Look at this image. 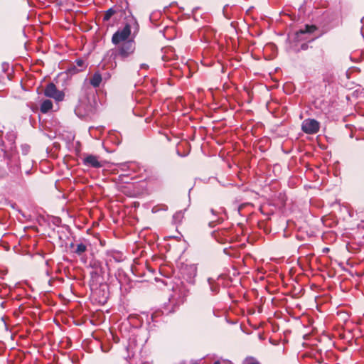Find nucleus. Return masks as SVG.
<instances>
[{
	"mask_svg": "<svg viewBox=\"0 0 364 364\" xmlns=\"http://www.w3.org/2000/svg\"><path fill=\"white\" fill-rule=\"evenodd\" d=\"M74 247H75V245H74L73 243H72V244L70 245V247H71V248H73Z\"/></svg>",
	"mask_w": 364,
	"mask_h": 364,
	"instance_id": "nucleus-25",
	"label": "nucleus"
},
{
	"mask_svg": "<svg viewBox=\"0 0 364 364\" xmlns=\"http://www.w3.org/2000/svg\"><path fill=\"white\" fill-rule=\"evenodd\" d=\"M115 46L114 48L110 49L106 53L104 58L105 60L111 63L112 68L117 67V60H127L134 53L136 50V43L134 40H128Z\"/></svg>",
	"mask_w": 364,
	"mask_h": 364,
	"instance_id": "nucleus-1",
	"label": "nucleus"
},
{
	"mask_svg": "<svg viewBox=\"0 0 364 364\" xmlns=\"http://www.w3.org/2000/svg\"><path fill=\"white\" fill-rule=\"evenodd\" d=\"M106 161L101 159L99 156L85 154L82 159V164L88 168H100L105 166Z\"/></svg>",
	"mask_w": 364,
	"mask_h": 364,
	"instance_id": "nucleus-4",
	"label": "nucleus"
},
{
	"mask_svg": "<svg viewBox=\"0 0 364 364\" xmlns=\"http://www.w3.org/2000/svg\"><path fill=\"white\" fill-rule=\"evenodd\" d=\"M211 213L214 215V214H215V211H214V210H213V209H212V210H211Z\"/></svg>",
	"mask_w": 364,
	"mask_h": 364,
	"instance_id": "nucleus-27",
	"label": "nucleus"
},
{
	"mask_svg": "<svg viewBox=\"0 0 364 364\" xmlns=\"http://www.w3.org/2000/svg\"><path fill=\"white\" fill-rule=\"evenodd\" d=\"M116 13V11L114 10L113 9H108L104 16H103V21H107L110 19V18Z\"/></svg>",
	"mask_w": 364,
	"mask_h": 364,
	"instance_id": "nucleus-18",
	"label": "nucleus"
},
{
	"mask_svg": "<svg viewBox=\"0 0 364 364\" xmlns=\"http://www.w3.org/2000/svg\"><path fill=\"white\" fill-rule=\"evenodd\" d=\"M107 262H112V260L119 262L122 261V255L119 252L112 251L107 253Z\"/></svg>",
	"mask_w": 364,
	"mask_h": 364,
	"instance_id": "nucleus-13",
	"label": "nucleus"
},
{
	"mask_svg": "<svg viewBox=\"0 0 364 364\" xmlns=\"http://www.w3.org/2000/svg\"><path fill=\"white\" fill-rule=\"evenodd\" d=\"M53 109V102L50 100H44L40 107L42 113L46 114Z\"/></svg>",
	"mask_w": 364,
	"mask_h": 364,
	"instance_id": "nucleus-14",
	"label": "nucleus"
},
{
	"mask_svg": "<svg viewBox=\"0 0 364 364\" xmlns=\"http://www.w3.org/2000/svg\"><path fill=\"white\" fill-rule=\"evenodd\" d=\"M358 228L364 231V220L361 221L359 224H358Z\"/></svg>",
	"mask_w": 364,
	"mask_h": 364,
	"instance_id": "nucleus-19",
	"label": "nucleus"
},
{
	"mask_svg": "<svg viewBox=\"0 0 364 364\" xmlns=\"http://www.w3.org/2000/svg\"><path fill=\"white\" fill-rule=\"evenodd\" d=\"M12 162L14 163V164L9 165V170L14 174L17 175L21 172V167L18 163V160L14 159V161H12Z\"/></svg>",
	"mask_w": 364,
	"mask_h": 364,
	"instance_id": "nucleus-15",
	"label": "nucleus"
},
{
	"mask_svg": "<svg viewBox=\"0 0 364 364\" xmlns=\"http://www.w3.org/2000/svg\"><path fill=\"white\" fill-rule=\"evenodd\" d=\"M316 30V26L306 25L304 28H301L299 31L296 32V35L298 37H299L300 34L312 33Z\"/></svg>",
	"mask_w": 364,
	"mask_h": 364,
	"instance_id": "nucleus-16",
	"label": "nucleus"
},
{
	"mask_svg": "<svg viewBox=\"0 0 364 364\" xmlns=\"http://www.w3.org/2000/svg\"><path fill=\"white\" fill-rule=\"evenodd\" d=\"M243 364H250V358L249 357H247L245 359Z\"/></svg>",
	"mask_w": 364,
	"mask_h": 364,
	"instance_id": "nucleus-22",
	"label": "nucleus"
},
{
	"mask_svg": "<svg viewBox=\"0 0 364 364\" xmlns=\"http://www.w3.org/2000/svg\"><path fill=\"white\" fill-rule=\"evenodd\" d=\"M252 364H260V363L257 359L252 357Z\"/></svg>",
	"mask_w": 364,
	"mask_h": 364,
	"instance_id": "nucleus-21",
	"label": "nucleus"
},
{
	"mask_svg": "<svg viewBox=\"0 0 364 364\" xmlns=\"http://www.w3.org/2000/svg\"><path fill=\"white\" fill-rule=\"evenodd\" d=\"M244 205H241L240 207H239V209H238V211L240 212L242 207H243Z\"/></svg>",
	"mask_w": 364,
	"mask_h": 364,
	"instance_id": "nucleus-24",
	"label": "nucleus"
},
{
	"mask_svg": "<svg viewBox=\"0 0 364 364\" xmlns=\"http://www.w3.org/2000/svg\"><path fill=\"white\" fill-rule=\"evenodd\" d=\"M102 81V77L99 71L95 72L90 78V84L94 87H98Z\"/></svg>",
	"mask_w": 364,
	"mask_h": 364,
	"instance_id": "nucleus-12",
	"label": "nucleus"
},
{
	"mask_svg": "<svg viewBox=\"0 0 364 364\" xmlns=\"http://www.w3.org/2000/svg\"><path fill=\"white\" fill-rule=\"evenodd\" d=\"M43 94L47 97L53 98L57 102L63 101L65 98L64 92L58 90L53 82H50L46 86Z\"/></svg>",
	"mask_w": 364,
	"mask_h": 364,
	"instance_id": "nucleus-5",
	"label": "nucleus"
},
{
	"mask_svg": "<svg viewBox=\"0 0 364 364\" xmlns=\"http://www.w3.org/2000/svg\"><path fill=\"white\" fill-rule=\"evenodd\" d=\"M87 64L84 60L77 59L75 61L73 67L70 68V70H72L74 73H79L85 70Z\"/></svg>",
	"mask_w": 364,
	"mask_h": 364,
	"instance_id": "nucleus-11",
	"label": "nucleus"
},
{
	"mask_svg": "<svg viewBox=\"0 0 364 364\" xmlns=\"http://www.w3.org/2000/svg\"><path fill=\"white\" fill-rule=\"evenodd\" d=\"M213 364H220L219 361H215Z\"/></svg>",
	"mask_w": 364,
	"mask_h": 364,
	"instance_id": "nucleus-26",
	"label": "nucleus"
},
{
	"mask_svg": "<svg viewBox=\"0 0 364 364\" xmlns=\"http://www.w3.org/2000/svg\"><path fill=\"white\" fill-rule=\"evenodd\" d=\"M87 245L84 242H80L76 245V248L73 250V252L78 255H81L87 250Z\"/></svg>",
	"mask_w": 364,
	"mask_h": 364,
	"instance_id": "nucleus-17",
	"label": "nucleus"
},
{
	"mask_svg": "<svg viewBox=\"0 0 364 364\" xmlns=\"http://www.w3.org/2000/svg\"><path fill=\"white\" fill-rule=\"evenodd\" d=\"M328 250V248H325V249L323 250V251H324V252H327Z\"/></svg>",
	"mask_w": 364,
	"mask_h": 364,
	"instance_id": "nucleus-28",
	"label": "nucleus"
},
{
	"mask_svg": "<svg viewBox=\"0 0 364 364\" xmlns=\"http://www.w3.org/2000/svg\"><path fill=\"white\" fill-rule=\"evenodd\" d=\"M193 364H198V363H193Z\"/></svg>",
	"mask_w": 364,
	"mask_h": 364,
	"instance_id": "nucleus-30",
	"label": "nucleus"
},
{
	"mask_svg": "<svg viewBox=\"0 0 364 364\" xmlns=\"http://www.w3.org/2000/svg\"><path fill=\"white\" fill-rule=\"evenodd\" d=\"M320 124L314 119H306L301 124L302 131L308 134H314L319 131Z\"/></svg>",
	"mask_w": 364,
	"mask_h": 364,
	"instance_id": "nucleus-7",
	"label": "nucleus"
},
{
	"mask_svg": "<svg viewBox=\"0 0 364 364\" xmlns=\"http://www.w3.org/2000/svg\"><path fill=\"white\" fill-rule=\"evenodd\" d=\"M251 314H254V311H253V309H252Z\"/></svg>",
	"mask_w": 364,
	"mask_h": 364,
	"instance_id": "nucleus-29",
	"label": "nucleus"
},
{
	"mask_svg": "<svg viewBox=\"0 0 364 364\" xmlns=\"http://www.w3.org/2000/svg\"><path fill=\"white\" fill-rule=\"evenodd\" d=\"M257 336L258 338L261 341L264 339V338L261 332H257Z\"/></svg>",
	"mask_w": 364,
	"mask_h": 364,
	"instance_id": "nucleus-20",
	"label": "nucleus"
},
{
	"mask_svg": "<svg viewBox=\"0 0 364 364\" xmlns=\"http://www.w3.org/2000/svg\"><path fill=\"white\" fill-rule=\"evenodd\" d=\"M131 35V27L127 24L125 26L119 30H117L112 37V43L114 45H118L122 42H125L129 39Z\"/></svg>",
	"mask_w": 364,
	"mask_h": 364,
	"instance_id": "nucleus-6",
	"label": "nucleus"
},
{
	"mask_svg": "<svg viewBox=\"0 0 364 364\" xmlns=\"http://www.w3.org/2000/svg\"><path fill=\"white\" fill-rule=\"evenodd\" d=\"M286 195L284 193H279L277 196V198L273 200L272 203L264 204L259 208V209L263 214H272L277 209H282L286 204Z\"/></svg>",
	"mask_w": 364,
	"mask_h": 364,
	"instance_id": "nucleus-2",
	"label": "nucleus"
},
{
	"mask_svg": "<svg viewBox=\"0 0 364 364\" xmlns=\"http://www.w3.org/2000/svg\"><path fill=\"white\" fill-rule=\"evenodd\" d=\"M92 112V106L87 99L80 100L75 109L76 115L80 118H84Z\"/></svg>",
	"mask_w": 364,
	"mask_h": 364,
	"instance_id": "nucleus-8",
	"label": "nucleus"
},
{
	"mask_svg": "<svg viewBox=\"0 0 364 364\" xmlns=\"http://www.w3.org/2000/svg\"><path fill=\"white\" fill-rule=\"evenodd\" d=\"M149 68V65L145 64V63H143L140 65V68L141 69H147Z\"/></svg>",
	"mask_w": 364,
	"mask_h": 364,
	"instance_id": "nucleus-23",
	"label": "nucleus"
},
{
	"mask_svg": "<svg viewBox=\"0 0 364 364\" xmlns=\"http://www.w3.org/2000/svg\"><path fill=\"white\" fill-rule=\"evenodd\" d=\"M183 277L189 283H193L197 274V267L195 264L186 265L181 269Z\"/></svg>",
	"mask_w": 364,
	"mask_h": 364,
	"instance_id": "nucleus-9",
	"label": "nucleus"
},
{
	"mask_svg": "<svg viewBox=\"0 0 364 364\" xmlns=\"http://www.w3.org/2000/svg\"><path fill=\"white\" fill-rule=\"evenodd\" d=\"M213 236L220 243H225L232 240L230 230L227 229L215 231L213 232Z\"/></svg>",
	"mask_w": 364,
	"mask_h": 364,
	"instance_id": "nucleus-10",
	"label": "nucleus"
},
{
	"mask_svg": "<svg viewBox=\"0 0 364 364\" xmlns=\"http://www.w3.org/2000/svg\"><path fill=\"white\" fill-rule=\"evenodd\" d=\"M187 296V291L185 289H173V294H171L169 297V304L173 306L171 310L168 311V312H173L175 311V309L179 305L182 304L184 301L185 298Z\"/></svg>",
	"mask_w": 364,
	"mask_h": 364,
	"instance_id": "nucleus-3",
	"label": "nucleus"
}]
</instances>
